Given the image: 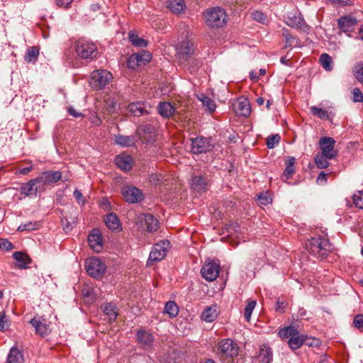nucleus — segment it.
<instances>
[{"label":"nucleus","mask_w":363,"mask_h":363,"mask_svg":"<svg viewBox=\"0 0 363 363\" xmlns=\"http://www.w3.org/2000/svg\"><path fill=\"white\" fill-rule=\"evenodd\" d=\"M306 249L311 255L323 259L333 250L334 247L327 238L318 235L307 240Z\"/></svg>","instance_id":"obj_1"},{"label":"nucleus","mask_w":363,"mask_h":363,"mask_svg":"<svg viewBox=\"0 0 363 363\" xmlns=\"http://www.w3.org/2000/svg\"><path fill=\"white\" fill-rule=\"evenodd\" d=\"M278 335L281 339L289 338L288 345L292 350L299 349L306 340H308V336L301 335L298 329L293 325L280 329Z\"/></svg>","instance_id":"obj_2"},{"label":"nucleus","mask_w":363,"mask_h":363,"mask_svg":"<svg viewBox=\"0 0 363 363\" xmlns=\"http://www.w3.org/2000/svg\"><path fill=\"white\" fill-rule=\"evenodd\" d=\"M205 22L212 28L223 27L228 22V14L224 9L216 6L208 9L203 13Z\"/></svg>","instance_id":"obj_3"},{"label":"nucleus","mask_w":363,"mask_h":363,"mask_svg":"<svg viewBox=\"0 0 363 363\" xmlns=\"http://www.w3.org/2000/svg\"><path fill=\"white\" fill-rule=\"evenodd\" d=\"M239 353V347L230 339H223L218 343L216 354L220 359L233 358Z\"/></svg>","instance_id":"obj_4"},{"label":"nucleus","mask_w":363,"mask_h":363,"mask_svg":"<svg viewBox=\"0 0 363 363\" xmlns=\"http://www.w3.org/2000/svg\"><path fill=\"white\" fill-rule=\"evenodd\" d=\"M74 47L77 55L82 59H93L98 55L96 45L86 39L78 40Z\"/></svg>","instance_id":"obj_5"},{"label":"nucleus","mask_w":363,"mask_h":363,"mask_svg":"<svg viewBox=\"0 0 363 363\" xmlns=\"http://www.w3.org/2000/svg\"><path fill=\"white\" fill-rule=\"evenodd\" d=\"M169 247L170 242L167 240H162L155 243L150 253L147 266H151L154 262L162 260L166 257Z\"/></svg>","instance_id":"obj_6"},{"label":"nucleus","mask_w":363,"mask_h":363,"mask_svg":"<svg viewBox=\"0 0 363 363\" xmlns=\"http://www.w3.org/2000/svg\"><path fill=\"white\" fill-rule=\"evenodd\" d=\"M194 52V45L185 39L176 45V57L181 65H185Z\"/></svg>","instance_id":"obj_7"},{"label":"nucleus","mask_w":363,"mask_h":363,"mask_svg":"<svg viewBox=\"0 0 363 363\" xmlns=\"http://www.w3.org/2000/svg\"><path fill=\"white\" fill-rule=\"evenodd\" d=\"M112 79V74L106 69L95 70L91 73L89 84L95 89H103Z\"/></svg>","instance_id":"obj_8"},{"label":"nucleus","mask_w":363,"mask_h":363,"mask_svg":"<svg viewBox=\"0 0 363 363\" xmlns=\"http://www.w3.org/2000/svg\"><path fill=\"white\" fill-rule=\"evenodd\" d=\"M85 267L88 274L95 279L101 278L106 269L105 264L96 257L86 259Z\"/></svg>","instance_id":"obj_9"},{"label":"nucleus","mask_w":363,"mask_h":363,"mask_svg":"<svg viewBox=\"0 0 363 363\" xmlns=\"http://www.w3.org/2000/svg\"><path fill=\"white\" fill-rule=\"evenodd\" d=\"M191 152L194 154L206 153L213 148V144L211 138L199 136L191 138Z\"/></svg>","instance_id":"obj_10"},{"label":"nucleus","mask_w":363,"mask_h":363,"mask_svg":"<svg viewBox=\"0 0 363 363\" xmlns=\"http://www.w3.org/2000/svg\"><path fill=\"white\" fill-rule=\"evenodd\" d=\"M335 140L330 137H321L319 140V146L323 155L329 159L335 158L337 152L335 150Z\"/></svg>","instance_id":"obj_11"},{"label":"nucleus","mask_w":363,"mask_h":363,"mask_svg":"<svg viewBox=\"0 0 363 363\" xmlns=\"http://www.w3.org/2000/svg\"><path fill=\"white\" fill-rule=\"evenodd\" d=\"M137 134L139 138L145 143H152L156 138L155 128L150 123L140 125L137 129Z\"/></svg>","instance_id":"obj_12"},{"label":"nucleus","mask_w":363,"mask_h":363,"mask_svg":"<svg viewBox=\"0 0 363 363\" xmlns=\"http://www.w3.org/2000/svg\"><path fill=\"white\" fill-rule=\"evenodd\" d=\"M220 267L213 261L206 262L202 269V277L208 281H214L219 275Z\"/></svg>","instance_id":"obj_13"},{"label":"nucleus","mask_w":363,"mask_h":363,"mask_svg":"<svg viewBox=\"0 0 363 363\" xmlns=\"http://www.w3.org/2000/svg\"><path fill=\"white\" fill-rule=\"evenodd\" d=\"M30 324L35 328V334L40 337H45L51 332L50 324L43 317H34Z\"/></svg>","instance_id":"obj_14"},{"label":"nucleus","mask_w":363,"mask_h":363,"mask_svg":"<svg viewBox=\"0 0 363 363\" xmlns=\"http://www.w3.org/2000/svg\"><path fill=\"white\" fill-rule=\"evenodd\" d=\"M286 23L290 27L296 28L303 33H308L309 26L306 25L304 19L301 16V14H289Z\"/></svg>","instance_id":"obj_15"},{"label":"nucleus","mask_w":363,"mask_h":363,"mask_svg":"<svg viewBox=\"0 0 363 363\" xmlns=\"http://www.w3.org/2000/svg\"><path fill=\"white\" fill-rule=\"evenodd\" d=\"M209 186V179L202 175L193 176L191 180V187L199 193L206 192Z\"/></svg>","instance_id":"obj_16"},{"label":"nucleus","mask_w":363,"mask_h":363,"mask_svg":"<svg viewBox=\"0 0 363 363\" xmlns=\"http://www.w3.org/2000/svg\"><path fill=\"white\" fill-rule=\"evenodd\" d=\"M152 55L148 51H142L133 55L128 60V67H133V65L142 66L146 65L150 61Z\"/></svg>","instance_id":"obj_17"},{"label":"nucleus","mask_w":363,"mask_h":363,"mask_svg":"<svg viewBox=\"0 0 363 363\" xmlns=\"http://www.w3.org/2000/svg\"><path fill=\"white\" fill-rule=\"evenodd\" d=\"M88 242L90 247L96 252H101L103 248L102 237L99 229L94 228L88 236Z\"/></svg>","instance_id":"obj_18"},{"label":"nucleus","mask_w":363,"mask_h":363,"mask_svg":"<svg viewBox=\"0 0 363 363\" xmlns=\"http://www.w3.org/2000/svg\"><path fill=\"white\" fill-rule=\"evenodd\" d=\"M61 178L62 173L60 171H45L37 178V180L43 185H48L56 183Z\"/></svg>","instance_id":"obj_19"},{"label":"nucleus","mask_w":363,"mask_h":363,"mask_svg":"<svg viewBox=\"0 0 363 363\" xmlns=\"http://www.w3.org/2000/svg\"><path fill=\"white\" fill-rule=\"evenodd\" d=\"M122 194L126 201L129 203H137L143 198L140 190L136 187L126 186L123 189Z\"/></svg>","instance_id":"obj_20"},{"label":"nucleus","mask_w":363,"mask_h":363,"mask_svg":"<svg viewBox=\"0 0 363 363\" xmlns=\"http://www.w3.org/2000/svg\"><path fill=\"white\" fill-rule=\"evenodd\" d=\"M357 23L356 18L352 16H342L337 21L338 28L344 33L354 30Z\"/></svg>","instance_id":"obj_21"},{"label":"nucleus","mask_w":363,"mask_h":363,"mask_svg":"<svg viewBox=\"0 0 363 363\" xmlns=\"http://www.w3.org/2000/svg\"><path fill=\"white\" fill-rule=\"evenodd\" d=\"M133 158L128 155L121 154L115 158V163L117 167L124 172H128L133 167Z\"/></svg>","instance_id":"obj_22"},{"label":"nucleus","mask_w":363,"mask_h":363,"mask_svg":"<svg viewBox=\"0 0 363 363\" xmlns=\"http://www.w3.org/2000/svg\"><path fill=\"white\" fill-rule=\"evenodd\" d=\"M136 338L140 346L146 349L150 347L154 341L152 335L144 330L138 331Z\"/></svg>","instance_id":"obj_23"},{"label":"nucleus","mask_w":363,"mask_h":363,"mask_svg":"<svg viewBox=\"0 0 363 363\" xmlns=\"http://www.w3.org/2000/svg\"><path fill=\"white\" fill-rule=\"evenodd\" d=\"M140 219L142 221H144L147 230L149 233L155 232L158 229L160 223L153 215L150 213H144L141 215Z\"/></svg>","instance_id":"obj_24"},{"label":"nucleus","mask_w":363,"mask_h":363,"mask_svg":"<svg viewBox=\"0 0 363 363\" xmlns=\"http://www.w3.org/2000/svg\"><path fill=\"white\" fill-rule=\"evenodd\" d=\"M233 109L238 116L247 117L250 114V105L247 99H242L237 101L233 105Z\"/></svg>","instance_id":"obj_25"},{"label":"nucleus","mask_w":363,"mask_h":363,"mask_svg":"<svg viewBox=\"0 0 363 363\" xmlns=\"http://www.w3.org/2000/svg\"><path fill=\"white\" fill-rule=\"evenodd\" d=\"M158 113L164 118H170L177 113L176 108L169 102H160L157 107Z\"/></svg>","instance_id":"obj_26"},{"label":"nucleus","mask_w":363,"mask_h":363,"mask_svg":"<svg viewBox=\"0 0 363 363\" xmlns=\"http://www.w3.org/2000/svg\"><path fill=\"white\" fill-rule=\"evenodd\" d=\"M273 359L272 348L266 345H262L259 347L258 360L261 363H271Z\"/></svg>","instance_id":"obj_27"},{"label":"nucleus","mask_w":363,"mask_h":363,"mask_svg":"<svg viewBox=\"0 0 363 363\" xmlns=\"http://www.w3.org/2000/svg\"><path fill=\"white\" fill-rule=\"evenodd\" d=\"M105 315L109 322L114 321L118 316V308L116 304L113 303H105L101 306Z\"/></svg>","instance_id":"obj_28"},{"label":"nucleus","mask_w":363,"mask_h":363,"mask_svg":"<svg viewBox=\"0 0 363 363\" xmlns=\"http://www.w3.org/2000/svg\"><path fill=\"white\" fill-rule=\"evenodd\" d=\"M37 183L39 182L36 178L30 180L26 184H23L20 189L21 194L25 195L26 196H30L33 195L36 196V194L38 192V187L36 186Z\"/></svg>","instance_id":"obj_29"},{"label":"nucleus","mask_w":363,"mask_h":363,"mask_svg":"<svg viewBox=\"0 0 363 363\" xmlns=\"http://www.w3.org/2000/svg\"><path fill=\"white\" fill-rule=\"evenodd\" d=\"M218 316L217 306L213 305L206 307L201 313V318L206 322L211 323Z\"/></svg>","instance_id":"obj_30"},{"label":"nucleus","mask_w":363,"mask_h":363,"mask_svg":"<svg viewBox=\"0 0 363 363\" xmlns=\"http://www.w3.org/2000/svg\"><path fill=\"white\" fill-rule=\"evenodd\" d=\"M13 257L17 262V266L20 269H26L31 262L30 258L26 254L21 252H14Z\"/></svg>","instance_id":"obj_31"},{"label":"nucleus","mask_w":363,"mask_h":363,"mask_svg":"<svg viewBox=\"0 0 363 363\" xmlns=\"http://www.w3.org/2000/svg\"><path fill=\"white\" fill-rule=\"evenodd\" d=\"M115 143L121 147H130L135 145V140L133 135H117L115 136Z\"/></svg>","instance_id":"obj_32"},{"label":"nucleus","mask_w":363,"mask_h":363,"mask_svg":"<svg viewBox=\"0 0 363 363\" xmlns=\"http://www.w3.org/2000/svg\"><path fill=\"white\" fill-rule=\"evenodd\" d=\"M104 221L109 229L119 230L121 228L120 220L116 213H110L107 214Z\"/></svg>","instance_id":"obj_33"},{"label":"nucleus","mask_w":363,"mask_h":363,"mask_svg":"<svg viewBox=\"0 0 363 363\" xmlns=\"http://www.w3.org/2000/svg\"><path fill=\"white\" fill-rule=\"evenodd\" d=\"M128 111L134 116H140L147 113V111L141 102L132 103L128 106Z\"/></svg>","instance_id":"obj_34"},{"label":"nucleus","mask_w":363,"mask_h":363,"mask_svg":"<svg viewBox=\"0 0 363 363\" xmlns=\"http://www.w3.org/2000/svg\"><path fill=\"white\" fill-rule=\"evenodd\" d=\"M6 363H23V356L16 347H12L7 356Z\"/></svg>","instance_id":"obj_35"},{"label":"nucleus","mask_w":363,"mask_h":363,"mask_svg":"<svg viewBox=\"0 0 363 363\" xmlns=\"http://www.w3.org/2000/svg\"><path fill=\"white\" fill-rule=\"evenodd\" d=\"M167 8L174 13H181L185 9L184 0H167Z\"/></svg>","instance_id":"obj_36"},{"label":"nucleus","mask_w":363,"mask_h":363,"mask_svg":"<svg viewBox=\"0 0 363 363\" xmlns=\"http://www.w3.org/2000/svg\"><path fill=\"white\" fill-rule=\"evenodd\" d=\"M39 55V49L35 47H30L24 56V60L28 63H35Z\"/></svg>","instance_id":"obj_37"},{"label":"nucleus","mask_w":363,"mask_h":363,"mask_svg":"<svg viewBox=\"0 0 363 363\" xmlns=\"http://www.w3.org/2000/svg\"><path fill=\"white\" fill-rule=\"evenodd\" d=\"M319 62L321 66L326 71H331L333 69L332 57L327 53H323L319 57Z\"/></svg>","instance_id":"obj_38"},{"label":"nucleus","mask_w":363,"mask_h":363,"mask_svg":"<svg viewBox=\"0 0 363 363\" xmlns=\"http://www.w3.org/2000/svg\"><path fill=\"white\" fill-rule=\"evenodd\" d=\"M164 313L168 314L169 318H174L179 313V308L174 301H168L165 304Z\"/></svg>","instance_id":"obj_39"},{"label":"nucleus","mask_w":363,"mask_h":363,"mask_svg":"<svg viewBox=\"0 0 363 363\" xmlns=\"http://www.w3.org/2000/svg\"><path fill=\"white\" fill-rule=\"evenodd\" d=\"M198 99L200 101L202 102V104L208 109L210 112L215 111L216 105L215 102L208 96H206L204 94H201L198 96Z\"/></svg>","instance_id":"obj_40"},{"label":"nucleus","mask_w":363,"mask_h":363,"mask_svg":"<svg viewBox=\"0 0 363 363\" xmlns=\"http://www.w3.org/2000/svg\"><path fill=\"white\" fill-rule=\"evenodd\" d=\"M326 156L323 155V153H318L315 155L314 161L318 168L325 169L329 166V160Z\"/></svg>","instance_id":"obj_41"},{"label":"nucleus","mask_w":363,"mask_h":363,"mask_svg":"<svg viewBox=\"0 0 363 363\" xmlns=\"http://www.w3.org/2000/svg\"><path fill=\"white\" fill-rule=\"evenodd\" d=\"M352 73L355 79L359 82H363V62H357L352 69Z\"/></svg>","instance_id":"obj_42"},{"label":"nucleus","mask_w":363,"mask_h":363,"mask_svg":"<svg viewBox=\"0 0 363 363\" xmlns=\"http://www.w3.org/2000/svg\"><path fill=\"white\" fill-rule=\"evenodd\" d=\"M311 112L313 116L318 117L322 120H328L329 119V113L328 111L322 109L320 108H318L316 106H311L310 108Z\"/></svg>","instance_id":"obj_43"},{"label":"nucleus","mask_w":363,"mask_h":363,"mask_svg":"<svg viewBox=\"0 0 363 363\" xmlns=\"http://www.w3.org/2000/svg\"><path fill=\"white\" fill-rule=\"evenodd\" d=\"M129 40L135 46L145 48L147 45L146 40L140 38L138 35L134 33H129Z\"/></svg>","instance_id":"obj_44"},{"label":"nucleus","mask_w":363,"mask_h":363,"mask_svg":"<svg viewBox=\"0 0 363 363\" xmlns=\"http://www.w3.org/2000/svg\"><path fill=\"white\" fill-rule=\"evenodd\" d=\"M164 177L165 176L161 173H152L149 176V181L155 186L161 185L164 181H166Z\"/></svg>","instance_id":"obj_45"},{"label":"nucleus","mask_w":363,"mask_h":363,"mask_svg":"<svg viewBox=\"0 0 363 363\" xmlns=\"http://www.w3.org/2000/svg\"><path fill=\"white\" fill-rule=\"evenodd\" d=\"M256 303V301L251 300L248 301L247 306H245L244 317L247 321L250 320L252 313L255 308Z\"/></svg>","instance_id":"obj_46"},{"label":"nucleus","mask_w":363,"mask_h":363,"mask_svg":"<svg viewBox=\"0 0 363 363\" xmlns=\"http://www.w3.org/2000/svg\"><path fill=\"white\" fill-rule=\"evenodd\" d=\"M353 203L356 207L363 209V191H359L353 195Z\"/></svg>","instance_id":"obj_47"},{"label":"nucleus","mask_w":363,"mask_h":363,"mask_svg":"<svg viewBox=\"0 0 363 363\" xmlns=\"http://www.w3.org/2000/svg\"><path fill=\"white\" fill-rule=\"evenodd\" d=\"M251 17L262 23H265L267 21V18L265 14L259 11H254L251 13Z\"/></svg>","instance_id":"obj_48"},{"label":"nucleus","mask_w":363,"mask_h":363,"mask_svg":"<svg viewBox=\"0 0 363 363\" xmlns=\"http://www.w3.org/2000/svg\"><path fill=\"white\" fill-rule=\"evenodd\" d=\"M280 136L278 134L272 135L268 137L267 140V146L268 148L272 149L274 147L275 145L278 144L280 140Z\"/></svg>","instance_id":"obj_49"},{"label":"nucleus","mask_w":363,"mask_h":363,"mask_svg":"<svg viewBox=\"0 0 363 363\" xmlns=\"http://www.w3.org/2000/svg\"><path fill=\"white\" fill-rule=\"evenodd\" d=\"M72 220L69 221L67 217H64L61 222H62V225L63 226V229L66 231V232H68L71 229H72V224H74L77 223V220H76V218L74 217L71 219Z\"/></svg>","instance_id":"obj_50"},{"label":"nucleus","mask_w":363,"mask_h":363,"mask_svg":"<svg viewBox=\"0 0 363 363\" xmlns=\"http://www.w3.org/2000/svg\"><path fill=\"white\" fill-rule=\"evenodd\" d=\"M37 223L36 222H28L26 223L21 224L18 228V231H25V230H33L36 229Z\"/></svg>","instance_id":"obj_51"},{"label":"nucleus","mask_w":363,"mask_h":363,"mask_svg":"<svg viewBox=\"0 0 363 363\" xmlns=\"http://www.w3.org/2000/svg\"><path fill=\"white\" fill-rule=\"evenodd\" d=\"M294 173V167H291L286 166L284 173L282 174L281 178L283 182H286L289 179H290Z\"/></svg>","instance_id":"obj_52"},{"label":"nucleus","mask_w":363,"mask_h":363,"mask_svg":"<svg viewBox=\"0 0 363 363\" xmlns=\"http://www.w3.org/2000/svg\"><path fill=\"white\" fill-rule=\"evenodd\" d=\"M353 324L355 328L363 331V314L357 315L353 320Z\"/></svg>","instance_id":"obj_53"},{"label":"nucleus","mask_w":363,"mask_h":363,"mask_svg":"<svg viewBox=\"0 0 363 363\" xmlns=\"http://www.w3.org/2000/svg\"><path fill=\"white\" fill-rule=\"evenodd\" d=\"M13 248V244L6 238H0V249L9 251Z\"/></svg>","instance_id":"obj_54"},{"label":"nucleus","mask_w":363,"mask_h":363,"mask_svg":"<svg viewBox=\"0 0 363 363\" xmlns=\"http://www.w3.org/2000/svg\"><path fill=\"white\" fill-rule=\"evenodd\" d=\"M8 327V318L6 315L4 313H0V331H5Z\"/></svg>","instance_id":"obj_55"},{"label":"nucleus","mask_w":363,"mask_h":363,"mask_svg":"<svg viewBox=\"0 0 363 363\" xmlns=\"http://www.w3.org/2000/svg\"><path fill=\"white\" fill-rule=\"evenodd\" d=\"M257 201L261 205L266 206L268 203H271L272 199L267 193H265L259 195Z\"/></svg>","instance_id":"obj_56"},{"label":"nucleus","mask_w":363,"mask_h":363,"mask_svg":"<svg viewBox=\"0 0 363 363\" xmlns=\"http://www.w3.org/2000/svg\"><path fill=\"white\" fill-rule=\"evenodd\" d=\"M353 98L352 100L354 102H362L363 101V94L360 91L359 89L355 88L352 91Z\"/></svg>","instance_id":"obj_57"},{"label":"nucleus","mask_w":363,"mask_h":363,"mask_svg":"<svg viewBox=\"0 0 363 363\" xmlns=\"http://www.w3.org/2000/svg\"><path fill=\"white\" fill-rule=\"evenodd\" d=\"M73 196L79 204H81L82 206L84 205L85 200L84 199V196L80 191H79L78 189H75L73 193Z\"/></svg>","instance_id":"obj_58"},{"label":"nucleus","mask_w":363,"mask_h":363,"mask_svg":"<svg viewBox=\"0 0 363 363\" xmlns=\"http://www.w3.org/2000/svg\"><path fill=\"white\" fill-rule=\"evenodd\" d=\"M286 304L284 301H280L279 299L277 300L276 303V311L279 313H284L285 311Z\"/></svg>","instance_id":"obj_59"},{"label":"nucleus","mask_w":363,"mask_h":363,"mask_svg":"<svg viewBox=\"0 0 363 363\" xmlns=\"http://www.w3.org/2000/svg\"><path fill=\"white\" fill-rule=\"evenodd\" d=\"M304 344L308 347H317L319 345V340L315 338L308 337V340H306Z\"/></svg>","instance_id":"obj_60"},{"label":"nucleus","mask_w":363,"mask_h":363,"mask_svg":"<svg viewBox=\"0 0 363 363\" xmlns=\"http://www.w3.org/2000/svg\"><path fill=\"white\" fill-rule=\"evenodd\" d=\"M72 1L73 0H56V4L59 7L67 8Z\"/></svg>","instance_id":"obj_61"},{"label":"nucleus","mask_w":363,"mask_h":363,"mask_svg":"<svg viewBox=\"0 0 363 363\" xmlns=\"http://www.w3.org/2000/svg\"><path fill=\"white\" fill-rule=\"evenodd\" d=\"M327 174L324 173L323 172H320L317 178L316 182L319 184H325L327 181Z\"/></svg>","instance_id":"obj_62"},{"label":"nucleus","mask_w":363,"mask_h":363,"mask_svg":"<svg viewBox=\"0 0 363 363\" xmlns=\"http://www.w3.org/2000/svg\"><path fill=\"white\" fill-rule=\"evenodd\" d=\"M68 112L69 113L75 117V118H77L79 117L81 114L79 113H78L74 108L72 107H70L68 108Z\"/></svg>","instance_id":"obj_63"},{"label":"nucleus","mask_w":363,"mask_h":363,"mask_svg":"<svg viewBox=\"0 0 363 363\" xmlns=\"http://www.w3.org/2000/svg\"><path fill=\"white\" fill-rule=\"evenodd\" d=\"M32 169H33L32 166H30V167H27L21 169L19 172L21 174L26 175V174H28L32 170Z\"/></svg>","instance_id":"obj_64"}]
</instances>
